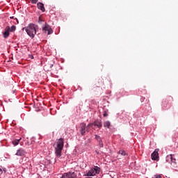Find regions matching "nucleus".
Here are the masks:
<instances>
[{
    "label": "nucleus",
    "instance_id": "f257e3e1",
    "mask_svg": "<svg viewBox=\"0 0 178 178\" xmlns=\"http://www.w3.org/2000/svg\"><path fill=\"white\" fill-rule=\"evenodd\" d=\"M65 145V139L61 138L55 141L53 147L55 149V154L57 158H60L62 156V151L63 150V147Z\"/></svg>",
    "mask_w": 178,
    "mask_h": 178
},
{
    "label": "nucleus",
    "instance_id": "f03ea898",
    "mask_svg": "<svg viewBox=\"0 0 178 178\" xmlns=\"http://www.w3.org/2000/svg\"><path fill=\"white\" fill-rule=\"evenodd\" d=\"M25 30L31 38H34L35 34H37V28L33 24H29L28 26L25 28Z\"/></svg>",
    "mask_w": 178,
    "mask_h": 178
},
{
    "label": "nucleus",
    "instance_id": "7ed1b4c3",
    "mask_svg": "<svg viewBox=\"0 0 178 178\" xmlns=\"http://www.w3.org/2000/svg\"><path fill=\"white\" fill-rule=\"evenodd\" d=\"M100 170L101 168L98 166H95V168H92L90 170L86 171V176H95V175L99 174Z\"/></svg>",
    "mask_w": 178,
    "mask_h": 178
},
{
    "label": "nucleus",
    "instance_id": "20e7f679",
    "mask_svg": "<svg viewBox=\"0 0 178 178\" xmlns=\"http://www.w3.org/2000/svg\"><path fill=\"white\" fill-rule=\"evenodd\" d=\"M86 131H88V127H86V124L84 123H81L79 131L81 136H84V134H86Z\"/></svg>",
    "mask_w": 178,
    "mask_h": 178
},
{
    "label": "nucleus",
    "instance_id": "39448f33",
    "mask_svg": "<svg viewBox=\"0 0 178 178\" xmlns=\"http://www.w3.org/2000/svg\"><path fill=\"white\" fill-rule=\"evenodd\" d=\"M77 176L74 172H68L63 174L62 177L60 178H76Z\"/></svg>",
    "mask_w": 178,
    "mask_h": 178
},
{
    "label": "nucleus",
    "instance_id": "423d86ee",
    "mask_svg": "<svg viewBox=\"0 0 178 178\" xmlns=\"http://www.w3.org/2000/svg\"><path fill=\"white\" fill-rule=\"evenodd\" d=\"M159 149H156L154 152L152 154V159L153 161H159Z\"/></svg>",
    "mask_w": 178,
    "mask_h": 178
},
{
    "label": "nucleus",
    "instance_id": "0eeeda50",
    "mask_svg": "<svg viewBox=\"0 0 178 178\" xmlns=\"http://www.w3.org/2000/svg\"><path fill=\"white\" fill-rule=\"evenodd\" d=\"M93 126H96L99 129H101V127H102V123L99 120H95L93 123L89 124L88 127H92Z\"/></svg>",
    "mask_w": 178,
    "mask_h": 178
},
{
    "label": "nucleus",
    "instance_id": "6e6552de",
    "mask_svg": "<svg viewBox=\"0 0 178 178\" xmlns=\"http://www.w3.org/2000/svg\"><path fill=\"white\" fill-rule=\"evenodd\" d=\"M26 154H27V152H26V149H24L23 148H19L17 150L15 155H17V156H24V155H26Z\"/></svg>",
    "mask_w": 178,
    "mask_h": 178
},
{
    "label": "nucleus",
    "instance_id": "1a4fd4ad",
    "mask_svg": "<svg viewBox=\"0 0 178 178\" xmlns=\"http://www.w3.org/2000/svg\"><path fill=\"white\" fill-rule=\"evenodd\" d=\"M42 31H44L45 33L47 32L48 35L54 33V31H52V29L49 25H46L44 27H43Z\"/></svg>",
    "mask_w": 178,
    "mask_h": 178
},
{
    "label": "nucleus",
    "instance_id": "9d476101",
    "mask_svg": "<svg viewBox=\"0 0 178 178\" xmlns=\"http://www.w3.org/2000/svg\"><path fill=\"white\" fill-rule=\"evenodd\" d=\"M9 31H10V27L7 26L5 29V31L3 33V35L4 38H8V37H9V35H10Z\"/></svg>",
    "mask_w": 178,
    "mask_h": 178
},
{
    "label": "nucleus",
    "instance_id": "9b49d317",
    "mask_svg": "<svg viewBox=\"0 0 178 178\" xmlns=\"http://www.w3.org/2000/svg\"><path fill=\"white\" fill-rule=\"evenodd\" d=\"M95 84L97 87H102V86H104V79L102 78L97 79Z\"/></svg>",
    "mask_w": 178,
    "mask_h": 178
},
{
    "label": "nucleus",
    "instance_id": "f8f14e48",
    "mask_svg": "<svg viewBox=\"0 0 178 178\" xmlns=\"http://www.w3.org/2000/svg\"><path fill=\"white\" fill-rule=\"evenodd\" d=\"M38 6V9H40V10H42V12H45V8L44 7V3L39 2L37 4Z\"/></svg>",
    "mask_w": 178,
    "mask_h": 178
},
{
    "label": "nucleus",
    "instance_id": "ddd939ff",
    "mask_svg": "<svg viewBox=\"0 0 178 178\" xmlns=\"http://www.w3.org/2000/svg\"><path fill=\"white\" fill-rule=\"evenodd\" d=\"M21 140L22 138H19V139H13L12 143L14 145H19Z\"/></svg>",
    "mask_w": 178,
    "mask_h": 178
},
{
    "label": "nucleus",
    "instance_id": "4468645a",
    "mask_svg": "<svg viewBox=\"0 0 178 178\" xmlns=\"http://www.w3.org/2000/svg\"><path fill=\"white\" fill-rule=\"evenodd\" d=\"M167 158H170V159H171V162L172 163H173V165H177L176 159H173V156L170 155V156H168Z\"/></svg>",
    "mask_w": 178,
    "mask_h": 178
},
{
    "label": "nucleus",
    "instance_id": "2eb2a0df",
    "mask_svg": "<svg viewBox=\"0 0 178 178\" xmlns=\"http://www.w3.org/2000/svg\"><path fill=\"white\" fill-rule=\"evenodd\" d=\"M104 127L109 129V127H111V122L109 121L104 122Z\"/></svg>",
    "mask_w": 178,
    "mask_h": 178
},
{
    "label": "nucleus",
    "instance_id": "dca6fc26",
    "mask_svg": "<svg viewBox=\"0 0 178 178\" xmlns=\"http://www.w3.org/2000/svg\"><path fill=\"white\" fill-rule=\"evenodd\" d=\"M118 154H120V155H122V156H125L126 152L124 150H120Z\"/></svg>",
    "mask_w": 178,
    "mask_h": 178
},
{
    "label": "nucleus",
    "instance_id": "f3484780",
    "mask_svg": "<svg viewBox=\"0 0 178 178\" xmlns=\"http://www.w3.org/2000/svg\"><path fill=\"white\" fill-rule=\"evenodd\" d=\"M95 140H97V141H98V143L101 140H102V139H101V136H98V135H95Z\"/></svg>",
    "mask_w": 178,
    "mask_h": 178
},
{
    "label": "nucleus",
    "instance_id": "a211bd4d",
    "mask_svg": "<svg viewBox=\"0 0 178 178\" xmlns=\"http://www.w3.org/2000/svg\"><path fill=\"white\" fill-rule=\"evenodd\" d=\"M99 145L100 148H103L104 147V143L102 142V140L99 141Z\"/></svg>",
    "mask_w": 178,
    "mask_h": 178
},
{
    "label": "nucleus",
    "instance_id": "6ab92c4d",
    "mask_svg": "<svg viewBox=\"0 0 178 178\" xmlns=\"http://www.w3.org/2000/svg\"><path fill=\"white\" fill-rule=\"evenodd\" d=\"M16 30V26H12L11 28L10 29V31H15Z\"/></svg>",
    "mask_w": 178,
    "mask_h": 178
},
{
    "label": "nucleus",
    "instance_id": "aec40b11",
    "mask_svg": "<svg viewBox=\"0 0 178 178\" xmlns=\"http://www.w3.org/2000/svg\"><path fill=\"white\" fill-rule=\"evenodd\" d=\"M31 3L35 4L38 2V0H31Z\"/></svg>",
    "mask_w": 178,
    "mask_h": 178
},
{
    "label": "nucleus",
    "instance_id": "412c9836",
    "mask_svg": "<svg viewBox=\"0 0 178 178\" xmlns=\"http://www.w3.org/2000/svg\"><path fill=\"white\" fill-rule=\"evenodd\" d=\"M103 116L104 118H106V116H108V113L106 111H104Z\"/></svg>",
    "mask_w": 178,
    "mask_h": 178
},
{
    "label": "nucleus",
    "instance_id": "4be33fe9",
    "mask_svg": "<svg viewBox=\"0 0 178 178\" xmlns=\"http://www.w3.org/2000/svg\"><path fill=\"white\" fill-rule=\"evenodd\" d=\"M155 178H162V176L161 175H155Z\"/></svg>",
    "mask_w": 178,
    "mask_h": 178
},
{
    "label": "nucleus",
    "instance_id": "5701e85b",
    "mask_svg": "<svg viewBox=\"0 0 178 178\" xmlns=\"http://www.w3.org/2000/svg\"><path fill=\"white\" fill-rule=\"evenodd\" d=\"M2 173H3V171L2 170V168H0V175H2Z\"/></svg>",
    "mask_w": 178,
    "mask_h": 178
},
{
    "label": "nucleus",
    "instance_id": "b1692460",
    "mask_svg": "<svg viewBox=\"0 0 178 178\" xmlns=\"http://www.w3.org/2000/svg\"><path fill=\"white\" fill-rule=\"evenodd\" d=\"M168 99H173V97L169 96V97H168Z\"/></svg>",
    "mask_w": 178,
    "mask_h": 178
},
{
    "label": "nucleus",
    "instance_id": "393cba45",
    "mask_svg": "<svg viewBox=\"0 0 178 178\" xmlns=\"http://www.w3.org/2000/svg\"><path fill=\"white\" fill-rule=\"evenodd\" d=\"M3 172H4V173H6V168L3 169Z\"/></svg>",
    "mask_w": 178,
    "mask_h": 178
},
{
    "label": "nucleus",
    "instance_id": "a878e982",
    "mask_svg": "<svg viewBox=\"0 0 178 178\" xmlns=\"http://www.w3.org/2000/svg\"><path fill=\"white\" fill-rule=\"evenodd\" d=\"M54 66V64L50 65V67H52Z\"/></svg>",
    "mask_w": 178,
    "mask_h": 178
},
{
    "label": "nucleus",
    "instance_id": "bb28decb",
    "mask_svg": "<svg viewBox=\"0 0 178 178\" xmlns=\"http://www.w3.org/2000/svg\"><path fill=\"white\" fill-rule=\"evenodd\" d=\"M10 19H13V17H10Z\"/></svg>",
    "mask_w": 178,
    "mask_h": 178
}]
</instances>
